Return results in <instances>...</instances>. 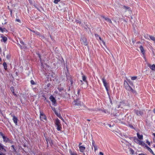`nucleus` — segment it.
Segmentation results:
<instances>
[{
  "label": "nucleus",
  "mask_w": 155,
  "mask_h": 155,
  "mask_svg": "<svg viewBox=\"0 0 155 155\" xmlns=\"http://www.w3.org/2000/svg\"><path fill=\"white\" fill-rule=\"evenodd\" d=\"M66 78L67 81L68 83H70V84L69 86L68 91H70L71 89H72L73 87V85L74 82L76 81L74 79V78L69 74H66Z\"/></svg>",
  "instance_id": "f257e3e1"
},
{
  "label": "nucleus",
  "mask_w": 155,
  "mask_h": 155,
  "mask_svg": "<svg viewBox=\"0 0 155 155\" xmlns=\"http://www.w3.org/2000/svg\"><path fill=\"white\" fill-rule=\"evenodd\" d=\"M86 77L84 75L82 76V80L84 83H83L82 81L81 80H80V81L82 83L81 85H84L83 87L82 86V87H84V88H87L88 86V82L86 80Z\"/></svg>",
  "instance_id": "f03ea898"
},
{
  "label": "nucleus",
  "mask_w": 155,
  "mask_h": 155,
  "mask_svg": "<svg viewBox=\"0 0 155 155\" xmlns=\"http://www.w3.org/2000/svg\"><path fill=\"white\" fill-rule=\"evenodd\" d=\"M55 124L57 127V130L58 131L60 130L61 129V125L59 120L58 118L56 119Z\"/></svg>",
  "instance_id": "7ed1b4c3"
},
{
  "label": "nucleus",
  "mask_w": 155,
  "mask_h": 155,
  "mask_svg": "<svg viewBox=\"0 0 155 155\" xmlns=\"http://www.w3.org/2000/svg\"><path fill=\"white\" fill-rule=\"evenodd\" d=\"M3 141L5 143H9L11 144L14 143V141L10 139L7 136H4L3 137Z\"/></svg>",
  "instance_id": "20e7f679"
},
{
  "label": "nucleus",
  "mask_w": 155,
  "mask_h": 155,
  "mask_svg": "<svg viewBox=\"0 0 155 155\" xmlns=\"http://www.w3.org/2000/svg\"><path fill=\"white\" fill-rule=\"evenodd\" d=\"M134 140L136 143L143 146H146V145H147L144 142H143L142 141L139 140L136 137H134Z\"/></svg>",
  "instance_id": "39448f33"
},
{
  "label": "nucleus",
  "mask_w": 155,
  "mask_h": 155,
  "mask_svg": "<svg viewBox=\"0 0 155 155\" xmlns=\"http://www.w3.org/2000/svg\"><path fill=\"white\" fill-rule=\"evenodd\" d=\"M134 113L138 116H142L143 115V113L142 110L134 109Z\"/></svg>",
  "instance_id": "423d86ee"
},
{
  "label": "nucleus",
  "mask_w": 155,
  "mask_h": 155,
  "mask_svg": "<svg viewBox=\"0 0 155 155\" xmlns=\"http://www.w3.org/2000/svg\"><path fill=\"white\" fill-rule=\"evenodd\" d=\"M124 85L126 89L128 91H130L132 88L129 86L127 82L126 81H124Z\"/></svg>",
  "instance_id": "0eeeda50"
},
{
  "label": "nucleus",
  "mask_w": 155,
  "mask_h": 155,
  "mask_svg": "<svg viewBox=\"0 0 155 155\" xmlns=\"http://www.w3.org/2000/svg\"><path fill=\"white\" fill-rule=\"evenodd\" d=\"M81 44L85 46L87 45L88 42L86 38L84 37L82 38L81 39Z\"/></svg>",
  "instance_id": "6e6552de"
},
{
  "label": "nucleus",
  "mask_w": 155,
  "mask_h": 155,
  "mask_svg": "<svg viewBox=\"0 0 155 155\" xmlns=\"http://www.w3.org/2000/svg\"><path fill=\"white\" fill-rule=\"evenodd\" d=\"M81 102L78 99L74 100L72 104L74 105L79 106L81 105Z\"/></svg>",
  "instance_id": "1a4fd4ad"
},
{
  "label": "nucleus",
  "mask_w": 155,
  "mask_h": 155,
  "mask_svg": "<svg viewBox=\"0 0 155 155\" xmlns=\"http://www.w3.org/2000/svg\"><path fill=\"white\" fill-rule=\"evenodd\" d=\"M40 119L41 120H46V117L45 114L42 112H40Z\"/></svg>",
  "instance_id": "9d476101"
},
{
  "label": "nucleus",
  "mask_w": 155,
  "mask_h": 155,
  "mask_svg": "<svg viewBox=\"0 0 155 155\" xmlns=\"http://www.w3.org/2000/svg\"><path fill=\"white\" fill-rule=\"evenodd\" d=\"M120 114H117V113L116 114L112 113L111 114V116L112 117H117L118 119L121 120V119L120 117Z\"/></svg>",
  "instance_id": "9b49d317"
},
{
  "label": "nucleus",
  "mask_w": 155,
  "mask_h": 155,
  "mask_svg": "<svg viewBox=\"0 0 155 155\" xmlns=\"http://www.w3.org/2000/svg\"><path fill=\"white\" fill-rule=\"evenodd\" d=\"M30 31L33 32V33H35V34H36L37 35H38L39 37H40L41 38H44V37L39 32L37 31H35L33 30H30Z\"/></svg>",
  "instance_id": "f8f14e48"
},
{
  "label": "nucleus",
  "mask_w": 155,
  "mask_h": 155,
  "mask_svg": "<svg viewBox=\"0 0 155 155\" xmlns=\"http://www.w3.org/2000/svg\"><path fill=\"white\" fill-rule=\"evenodd\" d=\"M148 66L152 70L155 71V65L154 64L151 65L149 64H148Z\"/></svg>",
  "instance_id": "ddd939ff"
},
{
  "label": "nucleus",
  "mask_w": 155,
  "mask_h": 155,
  "mask_svg": "<svg viewBox=\"0 0 155 155\" xmlns=\"http://www.w3.org/2000/svg\"><path fill=\"white\" fill-rule=\"evenodd\" d=\"M49 98L50 101L54 104H55L56 103V100L55 98L52 95Z\"/></svg>",
  "instance_id": "4468645a"
},
{
  "label": "nucleus",
  "mask_w": 155,
  "mask_h": 155,
  "mask_svg": "<svg viewBox=\"0 0 155 155\" xmlns=\"http://www.w3.org/2000/svg\"><path fill=\"white\" fill-rule=\"evenodd\" d=\"M0 151H2L4 152H6L5 149L4 148V146L1 143H0Z\"/></svg>",
  "instance_id": "2eb2a0df"
},
{
  "label": "nucleus",
  "mask_w": 155,
  "mask_h": 155,
  "mask_svg": "<svg viewBox=\"0 0 155 155\" xmlns=\"http://www.w3.org/2000/svg\"><path fill=\"white\" fill-rule=\"evenodd\" d=\"M13 120L14 123L16 125H17L18 120V118L16 117L14 115L13 116Z\"/></svg>",
  "instance_id": "dca6fc26"
},
{
  "label": "nucleus",
  "mask_w": 155,
  "mask_h": 155,
  "mask_svg": "<svg viewBox=\"0 0 155 155\" xmlns=\"http://www.w3.org/2000/svg\"><path fill=\"white\" fill-rule=\"evenodd\" d=\"M1 37L2 38V39L1 40V41L2 42L3 41L5 43L6 41L7 40V38L5 36H1Z\"/></svg>",
  "instance_id": "f3484780"
},
{
  "label": "nucleus",
  "mask_w": 155,
  "mask_h": 155,
  "mask_svg": "<svg viewBox=\"0 0 155 155\" xmlns=\"http://www.w3.org/2000/svg\"><path fill=\"white\" fill-rule=\"evenodd\" d=\"M79 147L80 151L81 152H83L85 149L84 147L81 146H79Z\"/></svg>",
  "instance_id": "a211bd4d"
},
{
  "label": "nucleus",
  "mask_w": 155,
  "mask_h": 155,
  "mask_svg": "<svg viewBox=\"0 0 155 155\" xmlns=\"http://www.w3.org/2000/svg\"><path fill=\"white\" fill-rule=\"evenodd\" d=\"M102 80L104 86L106 87V86H107V83L104 77L102 78Z\"/></svg>",
  "instance_id": "6ab92c4d"
},
{
  "label": "nucleus",
  "mask_w": 155,
  "mask_h": 155,
  "mask_svg": "<svg viewBox=\"0 0 155 155\" xmlns=\"http://www.w3.org/2000/svg\"><path fill=\"white\" fill-rule=\"evenodd\" d=\"M52 87V85L50 83L48 84L45 86V88L49 89Z\"/></svg>",
  "instance_id": "aec40b11"
},
{
  "label": "nucleus",
  "mask_w": 155,
  "mask_h": 155,
  "mask_svg": "<svg viewBox=\"0 0 155 155\" xmlns=\"http://www.w3.org/2000/svg\"><path fill=\"white\" fill-rule=\"evenodd\" d=\"M145 147H146L147 149L152 154H153V155H155V154L153 153V152L152 151V150L151 149V148L148 147L147 145H146V146H145Z\"/></svg>",
  "instance_id": "412c9836"
},
{
  "label": "nucleus",
  "mask_w": 155,
  "mask_h": 155,
  "mask_svg": "<svg viewBox=\"0 0 155 155\" xmlns=\"http://www.w3.org/2000/svg\"><path fill=\"white\" fill-rule=\"evenodd\" d=\"M78 90V92H77V94H78V97H80L81 96V89L78 88L77 89Z\"/></svg>",
  "instance_id": "4be33fe9"
},
{
  "label": "nucleus",
  "mask_w": 155,
  "mask_h": 155,
  "mask_svg": "<svg viewBox=\"0 0 155 155\" xmlns=\"http://www.w3.org/2000/svg\"><path fill=\"white\" fill-rule=\"evenodd\" d=\"M69 152L71 155H77L76 152H73L71 150H69Z\"/></svg>",
  "instance_id": "5701e85b"
},
{
  "label": "nucleus",
  "mask_w": 155,
  "mask_h": 155,
  "mask_svg": "<svg viewBox=\"0 0 155 155\" xmlns=\"http://www.w3.org/2000/svg\"><path fill=\"white\" fill-rule=\"evenodd\" d=\"M137 135L139 139L140 140L143 139V136L142 135H140L139 133H137Z\"/></svg>",
  "instance_id": "b1692460"
},
{
  "label": "nucleus",
  "mask_w": 155,
  "mask_h": 155,
  "mask_svg": "<svg viewBox=\"0 0 155 155\" xmlns=\"http://www.w3.org/2000/svg\"><path fill=\"white\" fill-rule=\"evenodd\" d=\"M46 140L47 142L48 146V142H49L50 145L51 146H52L53 143H52V140H48V139H46Z\"/></svg>",
  "instance_id": "393cba45"
},
{
  "label": "nucleus",
  "mask_w": 155,
  "mask_h": 155,
  "mask_svg": "<svg viewBox=\"0 0 155 155\" xmlns=\"http://www.w3.org/2000/svg\"><path fill=\"white\" fill-rule=\"evenodd\" d=\"M140 48L142 53L143 54H144L145 53V51L143 49V47L142 46H140Z\"/></svg>",
  "instance_id": "a878e982"
},
{
  "label": "nucleus",
  "mask_w": 155,
  "mask_h": 155,
  "mask_svg": "<svg viewBox=\"0 0 155 155\" xmlns=\"http://www.w3.org/2000/svg\"><path fill=\"white\" fill-rule=\"evenodd\" d=\"M149 37L153 41L154 43H155V38L151 35H149Z\"/></svg>",
  "instance_id": "bb28decb"
},
{
  "label": "nucleus",
  "mask_w": 155,
  "mask_h": 155,
  "mask_svg": "<svg viewBox=\"0 0 155 155\" xmlns=\"http://www.w3.org/2000/svg\"><path fill=\"white\" fill-rule=\"evenodd\" d=\"M129 151L130 152V153L131 154H133L134 153V151L131 148H129Z\"/></svg>",
  "instance_id": "cd10ccee"
},
{
  "label": "nucleus",
  "mask_w": 155,
  "mask_h": 155,
  "mask_svg": "<svg viewBox=\"0 0 155 155\" xmlns=\"http://www.w3.org/2000/svg\"><path fill=\"white\" fill-rule=\"evenodd\" d=\"M3 65L4 66V69L6 70L7 69V64H6V62H4V63H3Z\"/></svg>",
  "instance_id": "c85d7f7f"
},
{
  "label": "nucleus",
  "mask_w": 155,
  "mask_h": 155,
  "mask_svg": "<svg viewBox=\"0 0 155 155\" xmlns=\"http://www.w3.org/2000/svg\"><path fill=\"white\" fill-rule=\"evenodd\" d=\"M105 87V88L106 89V91H107V93L108 94V95H109V92H108V91H109V86H106V87Z\"/></svg>",
  "instance_id": "c756f323"
},
{
  "label": "nucleus",
  "mask_w": 155,
  "mask_h": 155,
  "mask_svg": "<svg viewBox=\"0 0 155 155\" xmlns=\"http://www.w3.org/2000/svg\"><path fill=\"white\" fill-rule=\"evenodd\" d=\"M85 108L87 109V110H88L91 111V112H93V111H95V110L93 109H89V108H88L87 107H86Z\"/></svg>",
  "instance_id": "7c9ffc66"
},
{
  "label": "nucleus",
  "mask_w": 155,
  "mask_h": 155,
  "mask_svg": "<svg viewBox=\"0 0 155 155\" xmlns=\"http://www.w3.org/2000/svg\"><path fill=\"white\" fill-rule=\"evenodd\" d=\"M75 22L77 23H78L79 24H81V21L80 20H76Z\"/></svg>",
  "instance_id": "2f4dec72"
},
{
  "label": "nucleus",
  "mask_w": 155,
  "mask_h": 155,
  "mask_svg": "<svg viewBox=\"0 0 155 155\" xmlns=\"http://www.w3.org/2000/svg\"><path fill=\"white\" fill-rule=\"evenodd\" d=\"M92 146L94 147H95V146L96 145V144H95V142L93 140H92Z\"/></svg>",
  "instance_id": "473e14b6"
},
{
  "label": "nucleus",
  "mask_w": 155,
  "mask_h": 155,
  "mask_svg": "<svg viewBox=\"0 0 155 155\" xmlns=\"http://www.w3.org/2000/svg\"><path fill=\"white\" fill-rule=\"evenodd\" d=\"M30 82H31V84L34 85V84H36L35 82L33 80H31V81Z\"/></svg>",
  "instance_id": "72a5a7b5"
},
{
  "label": "nucleus",
  "mask_w": 155,
  "mask_h": 155,
  "mask_svg": "<svg viewBox=\"0 0 155 155\" xmlns=\"http://www.w3.org/2000/svg\"><path fill=\"white\" fill-rule=\"evenodd\" d=\"M131 92L133 93H134V94H136V91L134 90L133 89H132H132H131Z\"/></svg>",
  "instance_id": "f704fd0d"
},
{
  "label": "nucleus",
  "mask_w": 155,
  "mask_h": 155,
  "mask_svg": "<svg viewBox=\"0 0 155 155\" xmlns=\"http://www.w3.org/2000/svg\"><path fill=\"white\" fill-rule=\"evenodd\" d=\"M11 147H12L13 148V151L14 152H16V150L14 148V147H15L14 145H12L11 146Z\"/></svg>",
  "instance_id": "c9c22d12"
},
{
  "label": "nucleus",
  "mask_w": 155,
  "mask_h": 155,
  "mask_svg": "<svg viewBox=\"0 0 155 155\" xmlns=\"http://www.w3.org/2000/svg\"><path fill=\"white\" fill-rule=\"evenodd\" d=\"M137 78V77L134 76L131 77V79L132 80H134Z\"/></svg>",
  "instance_id": "e433bc0d"
},
{
  "label": "nucleus",
  "mask_w": 155,
  "mask_h": 155,
  "mask_svg": "<svg viewBox=\"0 0 155 155\" xmlns=\"http://www.w3.org/2000/svg\"><path fill=\"white\" fill-rule=\"evenodd\" d=\"M60 0H54V2L55 4H57Z\"/></svg>",
  "instance_id": "4c0bfd02"
},
{
  "label": "nucleus",
  "mask_w": 155,
  "mask_h": 155,
  "mask_svg": "<svg viewBox=\"0 0 155 155\" xmlns=\"http://www.w3.org/2000/svg\"><path fill=\"white\" fill-rule=\"evenodd\" d=\"M37 55H38L40 59V60L41 61V55L39 53H37Z\"/></svg>",
  "instance_id": "58836bf2"
},
{
  "label": "nucleus",
  "mask_w": 155,
  "mask_h": 155,
  "mask_svg": "<svg viewBox=\"0 0 155 155\" xmlns=\"http://www.w3.org/2000/svg\"><path fill=\"white\" fill-rule=\"evenodd\" d=\"M11 56L10 55L8 54L6 55V58L8 60L10 58Z\"/></svg>",
  "instance_id": "ea45409f"
},
{
  "label": "nucleus",
  "mask_w": 155,
  "mask_h": 155,
  "mask_svg": "<svg viewBox=\"0 0 155 155\" xmlns=\"http://www.w3.org/2000/svg\"><path fill=\"white\" fill-rule=\"evenodd\" d=\"M128 82L131 85H133V82L130 81V80H128Z\"/></svg>",
  "instance_id": "a19ab883"
},
{
  "label": "nucleus",
  "mask_w": 155,
  "mask_h": 155,
  "mask_svg": "<svg viewBox=\"0 0 155 155\" xmlns=\"http://www.w3.org/2000/svg\"><path fill=\"white\" fill-rule=\"evenodd\" d=\"M55 114L58 117V116H59V115H61V114L60 113H58L57 111L55 112Z\"/></svg>",
  "instance_id": "79ce46f5"
},
{
  "label": "nucleus",
  "mask_w": 155,
  "mask_h": 155,
  "mask_svg": "<svg viewBox=\"0 0 155 155\" xmlns=\"http://www.w3.org/2000/svg\"><path fill=\"white\" fill-rule=\"evenodd\" d=\"M107 21L109 23H112V21H111V20L109 19V18H107Z\"/></svg>",
  "instance_id": "37998d69"
},
{
  "label": "nucleus",
  "mask_w": 155,
  "mask_h": 155,
  "mask_svg": "<svg viewBox=\"0 0 155 155\" xmlns=\"http://www.w3.org/2000/svg\"><path fill=\"white\" fill-rule=\"evenodd\" d=\"M94 151H96L97 150V145H96L95 147H94Z\"/></svg>",
  "instance_id": "c03bdc74"
},
{
  "label": "nucleus",
  "mask_w": 155,
  "mask_h": 155,
  "mask_svg": "<svg viewBox=\"0 0 155 155\" xmlns=\"http://www.w3.org/2000/svg\"><path fill=\"white\" fill-rule=\"evenodd\" d=\"M52 110L54 111V113L57 111L56 110L55 108L54 107H52Z\"/></svg>",
  "instance_id": "a18cd8bd"
},
{
  "label": "nucleus",
  "mask_w": 155,
  "mask_h": 155,
  "mask_svg": "<svg viewBox=\"0 0 155 155\" xmlns=\"http://www.w3.org/2000/svg\"><path fill=\"white\" fill-rule=\"evenodd\" d=\"M123 8L126 9H128L129 8L125 6H124Z\"/></svg>",
  "instance_id": "49530a36"
},
{
  "label": "nucleus",
  "mask_w": 155,
  "mask_h": 155,
  "mask_svg": "<svg viewBox=\"0 0 155 155\" xmlns=\"http://www.w3.org/2000/svg\"><path fill=\"white\" fill-rule=\"evenodd\" d=\"M0 135L3 138V136H4V135L3 134L2 132H0Z\"/></svg>",
  "instance_id": "de8ad7c7"
},
{
  "label": "nucleus",
  "mask_w": 155,
  "mask_h": 155,
  "mask_svg": "<svg viewBox=\"0 0 155 155\" xmlns=\"http://www.w3.org/2000/svg\"><path fill=\"white\" fill-rule=\"evenodd\" d=\"M11 91L12 92L14 91V87H12L11 88Z\"/></svg>",
  "instance_id": "09e8293b"
},
{
  "label": "nucleus",
  "mask_w": 155,
  "mask_h": 155,
  "mask_svg": "<svg viewBox=\"0 0 155 155\" xmlns=\"http://www.w3.org/2000/svg\"><path fill=\"white\" fill-rule=\"evenodd\" d=\"M2 31H3V32H7V30H6V29L5 28H3V30H2Z\"/></svg>",
  "instance_id": "8fccbe9b"
},
{
  "label": "nucleus",
  "mask_w": 155,
  "mask_h": 155,
  "mask_svg": "<svg viewBox=\"0 0 155 155\" xmlns=\"http://www.w3.org/2000/svg\"><path fill=\"white\" fill-rule=\"evenodd\" d=\"M99 38L100 40H101L102 41V42L104 44V45L105 44V43L103 40H102L101 38L99 36Z\"/></svg>",
  "instance_id": "3c124183"
},
{
  "label": "nucleus",
  "mask_w": 155,
  "mask_h": 155,
  "mask_svg": "<svg viewBox=\"0 0 155 155\" xmlns=\"http://www.w3.org/2000/svg\"><path fill=\"white\" fill-rule=\"evenodd\" d=\"M58 117L59 118H60V119H61V120H63V118L61 116V115H59V116H58Z\"/></svg>",
  "instance_id": "603ef678"
},
{
  "label": "nucleus",
  "mask_w": 155,
  "mask_h": 155,
  "mask_svg": "<svg viewBox=\"0 0 155 155\" xmlns=\"http://www.w3.org/2000/svg\"><path fill=\"white\" fill-rule=\"evenodd\" d=\"M20 43L23 45H25V43L23 41H20Z\"/></svg>",
  "instance_id": "864d4df0"
},
{
  "label": "nucleus",
  "mask_w": 155,
  "mask_h": 155,
  "mask_svg": "<svg viewBox=\"0 0 155 155\" xmlns=\"http://www.w3.org/2000/svg\"><path fill=\"white\" fill-rule=\"evenodd\" d=\"M95 36L96 38L99 37V35L97 34H95Z\"/></svg>",
  "instance_id": "5fc2aeb1"
},
{
  "label": "nucleus",
  "mask_w": 155,
  "mask_h": 155,
  "mask_svg": "<svg viewBox=\"0 0 155 155\" xmlns=\"http://www.w3.org/2000/svg\"><path fill=\"white\" fill-rule=\"evenodd\" d=\"M129 126L131 128H134V127L133 126L131 125H130V124H129Z\"/></svg>",
  "instance_id": "6e6d98bb"
},
{
  "label": "nucleus",
  "mask_w": 155,
  "mask_h": 155,
  "mask_svg": "<svg viewBox=\"0 0 155 155\" xmlns=\"http://www.w3.org/2000/svg\"><path fill=\"white\" fill-rule=\"evenodd\" d=\"M147 143L149 145H150V143L149 141H147Z\"/></svg>",
  "instance_id": "4d7b16f0"
},
{
  "label": "nucleus",
  "mask_w": 155,
  "mask_h": 155,
  "mask_svg": "<svg viewBox=\"0 0 155 155\" xmlns=\"http://www.w3.org/2000/svg\"><path fill=\"white\" fill-rule=\"evenodd\" d=\"M18 45L20 47L21 49H22L21 45L19 44H18Z\"/></svg>",
  "instance_id": "13d9d810"
},
{
  "label": "nucleus",
  "mask_w": 155,
  "mask_h": 155,
  "mask_svg": "<svg viewBox=\"0 0 155 155\" xmlns=\"http://www.w3.org/2000/svg\"><path fill=\"white\" fill-rule=\"evenodd\" d=\"M16 21H17V22H21L20 20H19V19H16Z\"/></svg>",
  "instance_id": "bf43d9fd"
},
{
  "label": "nucleus",
  "mask_w": 155,
  "mask_h": 155,
  "mask_svg": "<svg viewBox=\"0 0 155 155\" xmlns=\"http://www.w3.org/2000/svg\"><path fill=\"white\" fill-rule=\"evenodd\" d=\"M102 17H103L106 20H107V18L104 17V16H102Z\"/></svg>",
  "instance_id": "052dcab7"
},
{
  "label": "nucleus",
  "mask_w": 155,
  "mask_h": 155,
  "mask_svg": "<svg viewBox=\"0 0 155 155\" xmlns=\"http://www.w3.org/2000/svg\"><path fill=\"white\" fill-rule=\"evenodd\" d=\"M100 155H104L103 153L102 152H100L99 153Z\"/></svg>",
  "instance_id": "680f3d73"
},
{
  "label": "nucleus",
  "mask_w": 155,
  "mask_h": 155,
  "mask_svg": "<svg viewBox=\"0 0 155 155\" xmlns=\"http://www.w3.org/2000/svg\"><path fill=\"white\" fill-rule=\"evenodd\" d=\"M138 155H147L146 154H144L143 153H141L139 154Z\"/></svg>",
  "instance_id": "e2e57ef3"
},
{
  "label": "nucleus",
  "mask_w": 155,
  "mask_h": 155,
  "mask_svg": "<svg viewBox=\"0 0 155 155\" xmlns=\"http://www.w3.org/2000/svg\"><path fill=\"white\" fill-rule=\"evenodd\" d=\"M3 30V28H2L0 27V31H1L2 32H3V31H2Z\"/></svg>",
  "instance_id": "0e129e2a"
},
{
  "label": "nucleus",
  "mask_w": 155,
  "mask_h": 155,
  "mask_svg": "<svg viewBox=\"0 0 155 155\" xmlns=\"http://www.w3.org/2000/svg\"><path fill=\"white\" fill-rule=\"evenodd\" d=\"M42 97H44V100H46V97H45V96L44 95H43L42 96Z\"/></svg>",
  "instance_id": "69168bd1"
},
{
  "label": "nucleus",
  "mask_w": 155,
  "mask_h": 155,
  "mask_svg": "<svg viewBox=\"0 0 155 155\" xmlns=\"http://www.w3.org/2000/svg\"><path fill=\"white\" fill-rule=\"evenodd\" d=\"M58 89L59 90V91H61L62 90H63V89H60V88H58Z\"/></svg>",
  "instance_id": "338daca9"
},
{
  "label": "nucleus",
  "mask_w": 155,
  "mask_h": 155,
  "mask_svg": "<svg viewBox=\"0 0 155 155\" xmlns=\"http://www.w3.org/2000/svg\"><path fill=\"white\" fill-rule=\"evenodd\" d=\"M0 155H5L4 154H3L2 153H0Z\"/></svg>",
  "instance_id": "774afa93"
}]
</instances>
